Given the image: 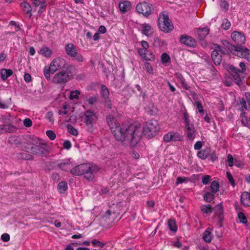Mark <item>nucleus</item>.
Masks as SVG:
<instances>
[{
  "label": "nucleus",
  "instance_id": "6ab92c4d",
  "mask_svg": "<svg viewBox=\"0 0 250 250\" xmlns=\"http://www.w3.org/2000/svg\"><path fill=\"white\" fill-rule=\"evenodd\" d=\"M215 215L216 216L219 222H222L223 220L224 210L222 205L219 204L215 208Z\"/></svg>",
  "mask_w": 250,
  "mask_h": 250
},
{
  "label": "nucleus",
  "instance_id": "dca6fc26",
  "mask_svg": "<svg viewBox=\"0 0 250 250\" xmlns=\"http://www.w3.org/2000/svg\"><path fill=\"white\" fill-rule=\"evenodd\" d=\"M222 43L228 49H229L232 53L234 54L236 56H241L240 52H238L237 49L235 47V45L231 44L227 40H223ZM239 49H241V48L237 47Z\"/></svg>",
  "mask_w": 250,
  "mask_h": 250
},
{
  "label": "nucleus",
  "instance_id": "864d4df0",
  "mask_svg": "<svg viewBox=\"0 0 250 250\" xmlns=\"http://www.w3.org/2000/svg\"><path fill=\"white\" fill-rule=\"evenodd\" d=\"M214 45L215 47H216V46H218L219 47V50H218V52L220 54H222L226 55V54H227L229 53L227 49H226V48H222L220 45H218L217 44H214Z\"/></svg>",
  "mask_w": 250,
  "mask_h": 250
},
{
  "label": "nucleus",
  "instance_id": "473e14b6",
  "mask_svg": "<svg viewBox=\"0 0 250 250\" xmlns=\"http://www.w3.org/2000/svg\"><path fill=\"white\" fill-rule=\"evenodd\" d=\"M210 188L211 189V192L212 193H215L216 192H217L219 190V183L218 182L216 181H213L211 182Z\"/></svg>",
  "mask_w": 250,
  "mask_h": 250
},
{
  "label": "nucleus",
  "instance_id": "5fc2aeb1",
  "mask_svg": "<svg viewBox=\"0 0 250 250\" xmlns=\"http://www.w3.org/2000/svg\"><path fill=\"white\" fill-rule=\"evenodd\" d=\"M227 161L228 162V165L229 167H231L234 165L233 158L231 154H229L228 155Z\"/></svg>",
  "mask_w": 250,
  "mask_h": 250
},
{
  "label": "nucleus",
  "instance_id": "0e129e2a",
  "mask_svg": "<svg viewBox=\"0 0 250 250\" xmlns=\"http://www.w3.org/2000/svg\"><path fill=\"white\" fill-rule=\"evenodd\" d=\"M63 146L64 148L69 149L71 147V144L69 141H65L63 143Z\"/></svg>",
  "mask_w": 250,
  "mask_h": 250
},
{
  "label": "nucleus",
  "instance_id": "774afa93",
  "mask_svg": "<svg viewBox=\"0 0 250 250\" xmlns=\"http://www.w3.org/2000/svg\"><path fill=\"white\" fill-rule=\"evenodd\" d=\"M24 79L27 83H29L31 81V76L28 73H25L24 76Z\"/></svg>",
  "mask_w": 250,
  "mask_h": 250
},
{
  "label": "nucleus",
  "instance_id": "b1692460",
  "mask_svg": "<svg viewBox=\"0 0 250 250\" xmlns=\"http://www.w3.org/2000/svg\"><path fill=\"white\" fill-rule=\"evenodd\" d=\"M3 133H14L17 130V128L11 125H1Z\"/></svg>",
  "mask_w": 250,
  "mask_h": 250
},
{
  "label": "nucleus",
  "instance_id": "de8ad7c7",
  "mask_svg": "<svg viewBox=\"0 0 250 250\" xmlns=\"http://www.w3.org/2000/svg\"><path fill=\"white\" fill-rule=\"evenodd\" d=\"M227 177L229 182L231 184L232 187H234L235 185V181L229 172H227Z\"/></svg>",
  "mask_w": 250,
  "mask_h": 250
},
{
  "label": "nucleus",
  "instance_id": "a19ab883",
  "mask_svg": "<svg viewBox=\"0 0 250 250\" xmlns=\"http://www.w3.org/2000/svg\"><path fill=\"white\" fill-rule=\"evenodd\" d=\"M231 23L227 19H225L223 20V23L222 24V28L225 30H228L230 26Z\"/></svg>",
  "mask_w": 250,
  "mask_h": 250
},
{
  "label": "nucleus",
  "instance_id": "58836bf2",
  "mask_svg": "<svg viewBox=\"0 0 250 250\" xmlns=\"http://www.w3.org/2000/svg\"><path fill=\"white\" fill-rule=\"evenodd\" d=\"M81 93L80 91L78 90H76L74 91H71V94L69 97V99L70 100L73 99H79V96L80 95Z\"/></svg>",
  "mask_w": 250,
  "mask_h": 250
},
{
  "label": "nucleus",
  "instance_id": "69168bd1",
  "mask_svg": "<svg viewBox=\"0 0 250 250\" xmlns=\"http://www.w3.org/2000/svg\"><path fill=\"white\" fill-rule=\"evenodd\" d=\"M203 143L201 141H197L194 145V147L196 150H199L202 146Z\"/></svg>",
  "mask_w": 250,
  "mask_h": 250
},
{
  "label": "nucleus",
  "instance_id": "338daca9",
  "mask_svg": "<svg viewBox=\"0 0 250 250\" xmlns=\"http://www.w3.org/2000/svg\"><path fill=\"white\" fill-rule=\"evenodd\" d=\"M187 179L185 177H178L177 178L176 184L177 185L180 184H182L183 182H184Z\"/></svg>",
  "mask_w": 250,
  "mask_h": 250
},
{
  "label": "nucleus",
  "instance_id": "f03ea898",
  "mask_svg": "<svg viewBox=\"0 0 250 250\" xmlns=\"http://www.w3.org/2000/svg\"><path fill=\"white\" fill-rule=\"evenodd\" d=\"M99 170V168L95 165L82 164L72 168L70 170V172L72 174L76 176L83 175L86 180L92 181L94 178L95 174L97 173Z\"/></svg>",
  "mask_w": 250,
  "mask_h": 250
},
{
  "label": "nucleus",
  "instance_id": "13d9d810",
  "mask_svg": "<svg viewBox=\"0 0 250 250\" xmlns=\"http://www.w3.org/2000/svg\"><path fill=\"white\" fill-rule=\"evenodd\" d=\"M46 117L49 120V121L53 123L54 121V120L53 119V113L51 111H49L47 113Z\"/></svg>",
  "mask_w": 250,
  "mask_h": 250
},
{
  "label": "nucleus",
  "instance_id": "bb28decb",
  "mask_svg": "<svg viewBox=\"0 0 250 250\" xmlns=\"http://www.w3.org/2000/svg\"><path fill=\"white\" fill-rule=\"evenodd\" d=\"M210 152V149L207 148L200 150L197 153V156L199 158L205 160L209 155Z\"/></svg>",
  "mask_w": 250,
  "mask_h": 250
},
{
  "label": "nucleus",
  "instance_id": "f704fd0d",
  "mask_svg": "<svg viewBox=\"0 0 250 250\" xmlns=\"http://www.w3.org/2000/svg\"><path fill=\"white\" fill-rule=\"evenodd\" d=\"M58 190L61 193H63L67 188V183L64 181H62L59 183L57 187Z\"/></svg>",
  "mask_w": 250,
  "mask_h": 250
},
{
  "label": "nucleus",
  "instance_id": "a211bd4d",
  "mask_svg": "<svg viewBox=\"0 0 250 250\" xmlns=\"http://www.w3.org/2000/svg\"><path fill=\"white\" fill-rule=\"evenodd\" d=\"M187 137L189 140L192 141L195 138V130L194 125H190L185 127Z\"/></svg>",
  "mask_w": 250,
  "mask_h": 250
},
{
  "label": "nucleus",
  "instance_id": "c9c22d12",
  "mask_svg": "<svg viewBox=\"0 0 250 250\" xmlns=\"http://www.w3.org/2000/svg\"><path fill=\"white\" fill-rule=\"evenodd\" d=\"M201 211L206 214L211 213L213 210V208L210 205H205L201 207Z\"/></svg>",
  "mask_w": 250,
  "mask_h": 250
},
{
  "label": "nucleus",
  "instance_id": "f8f14e48",
  "mask_svg": "<svg viewBox=\"0 0 250 250\" xmlns=\"http://www.w3.org/2000/svg\"><path fill=\"white\" fill-rule=\"evenodd\" d=\"M66 65L65 60L62 58H57L53 60L50 65L53 73L57 70L63 68Z\"/></svg>",
  "mask_w": 250,
  "mask_h": 250
},
{
  "label": "nucleus",
  "instance_id": "c756f323",
  "mask_svg": "<svg viewBox=\"0 0 250 250\" xmlns=\"http://www.w3.org/2000/svg\"><path fill=\"white\" fill-rule=\"evenodd\" d=\"M214 194L211 191H207L203 196L204 200L207 202H210L214 198Z\"/></svg>",
  "mask_w": 250,
  "mask_h": 250
},
{
  "label": "nucleus",
  "instance_id": "ddd939ff",
  "mask_svg": "<svg viewBox=\"0 0 250 250\" xmlns=\"http://www.w3.org/2000/svg\"><path fill=\"white\" fill-rule=\"evenodd\" d=\"M101 93L103 96V97L104 99L105 106L108 109H111L112 107L111 102L108 97L109 92L106 86L104 84L101 85Z\"/></svg>",
  "mask_w": 250,
  "mask_h": 250
},
{
  "label": "nucleus",
  "instance_id": "3c124183",
  "mask_svg": "<svg viewBox=\"0 0 250 250\" xmlns=\"http://www.w3.org/2000/svg\"><path fill=\"white\" fill-rule=\"evenodd\" d=\"M91 243L94 246H98L101 248H103L105 246V243L99 241V240L97 239H94L92 241Z\"/></svg>",
  "mask_w": 250,
  "mask_h": 250
},
{
  "label": "nucleus",
  "instance_id": "052dcab7",
  "mask_svg": "<svg viewBox=\"0 0 250 250\" xmlns=\"http://www.w3.org/2000/svg\"><path fill=\"white\" fill-rule=\"evenodd\" d=\"M144 59L146 60H151L154 59V56L152 53H147L144 56Z\"/></svg>",
  "mask_w": 250,
  "mask_h": 250
},
{
  "label": "nucleus",
  "instance_id": "6e6552de",
  "mask_svg": "<svg viewBox=\"0 0 250 250\" xmlns=\"http://www.w3.org/2000/svg\"><path fill=\"white\" fill-rule=\"evenodd\" d=\"M158 26L161 31L166 33L171 31L173 28L172 23L170 21L168 15L166 14L160 15L158 18Z\"/></svg>",
  "mask_w": 250,
  "mask_h": 250
},
{
  "label": "nucleus",
  "instance_id": "7ed1b4c3",
  "mask_svg": "<svg viewBox=\"0 0 250 250\" xmlns=\"http://www.w3.org/2000/svg\"><path fill=\"white\" fill-rule=\"evenodd\" d=\"M75 74V67L72 65H69L65 69L55 74L51 81L53 83L63 84L72 79Z\"/></svg>",
  "mask_w": 250,
  "mask_h": 250
},
{
  "label": "nucleus",
  "instance_id": "f257e3e1",
  "mask_svg": "<svg viewBox=\"0 0 250 250\" xmlns=\"http://www.w3.org/2000/svg\"><path fill=\"white\" fill-rule=\"evenodd\" d=\"M115 138L118 141L124 142L130 147L135 146L140 141L142 136V129L136 125L126 126L122 125L121 128L115 130Z\"/></svg>",
  "mask_w": 250,
  "mask_h": 250
},
{
  "label": "nucleus",
  "instance_id": "49530a36",
  "mask_svg": "<svg viewBox=\"0 0 250 250\" xmlns=\"http://www.w3.org/2000/svg\"><path fill=\"white\" fill-rule=\"evenodd\" d=\"M46 134L51 140H54L56 138V134L52 130H47L46 132Z\"/></svg>",
  "mask_w": 250,
  "mask_h": 250
},
{
  "label": "nucleus",
  "instance_id": "412c9836",
  "mask_svg": "<svg viewBox=\"0 0 250 250\" xmlns=\"http://www.w3.org/2000/svg\"><path fill=\"white\" fill-rule=\"evenodd\" d=\"M120 11L123 13H125L130 10L131 7V3L128 0H125L119 3Z\"/></svg>",
  "mask_w": 250,
  "mask_h": 250
},
{
  "label": "nucleus",
  "instance_id": "09e8293b",
  "mask_svg": "<svg viewBox=\"0 0 250 250\" xmlns=\"http://www.w3.org/2000/svg\"><path fill=\"white\" fill-rule=\"evenodd\" d=\"M161 60L163 63H167L169 62L170 57L166 53H164L162 54Z\"/></svg>",
  "mask_w": 250,
  "mask_h": 250
},
{
  "label": "nucleus",
  "instance_id": "4be33fe9",
  "mask_svg": "<svg viewBox=\"0 0 250 250\" xmlns=\"http://www.w3.org/2000/svg\"><path fill=\"white\" fill-rule=\"evenodd\" d=\"M65 49L66 54L71 57H73L78 52L76 47L73 43L67 44L65 46Z\"/></svg>",
  "mask_w": 250,
  "mask_h": 250
},
{
  "label": "nucleus",
  "instance_id": "7c9ffc66",
  "mask_svg": "<svg viewBox=\"0 0 250 250\" xmlns=\"http://www.w3.org/2000/svg\"><path fill=\"white\" fill-rule=\"evenodd\" d=\"M40 53L46 57H49L51 56L52 52L47 47H43L40 49Z\"/></svg>",
  "mask_w": 250,
  "mask_h": 250
},
{
  "label": "nucleus",
  "instance_id": "a878e982",
  "mask_svg": "<svg viewBox=\"0 0 250 250\" xmlns=\"http://www.w3.org/2000/svg\"><path fill=\"white\" fill-rule=\"evenodd\" d=\"M13 74V71L10 69L3 68L0 70V76L2 80L5 81Z\"/></svg>",
  "mask_w": 250,
  "mask_h": 250
},
{
  "label": "nucleus",
  "instance_id": "2f4dec72",
  "mask_svg": "<svg viewBox=\"0 0 250 250\" xmlns=\"http://www.w3.org/2000/svg\"><path fill=\"white\" fill-rule=\"evenodd\" d=\"M58 166L59 168L64 171H68L69 170H71V168L72 167L70 163L69 162L60 163L58 165Z\"/></svg>",
  "mask_w": 250,
  "mask_h": 250
},
{
  "label": "nucleus",
  "instance_id": "4468645a",
  "mask_svg": "<svg viewBox=\"0 0 250 250\" xmlns=\"http://www.w3.org/2000/svg\"><path fill=\"white\" fill-rule=\"evenodd\" d=\"M180 41L182 43L188 46L194 47L196 45L195 40L192 37L186 35H182L180 38Z\"/></svg>",
  "mask_w": 250,
  "mask_h": 250
},
{
  "label": "nucleus",
  "instance_id": "20e7f679",
  "mask_svg": "<svg viewBox=\"0 0 250 250\" xmlns=\"http://www.w3.org/2000/svg\"><path fill=\"white\" fill-rule=\"evenodd\" d=\"M231 38L235 43V47L241 48L240 49L237 48L238 52H240L241 54V56H238V57L245 58L250 62V50L242 46L246 42L244 35L240 32L234 31L231 34Z\"/></svg>",
  "mask_w": 250,
  "mask_h": 250
},
{
  "label": "nucleus",
  "instance_id": "680f3d73",
  "mask_svg": "<svg viewBox=\"0 0 250 250\" xmlns=\"http://www.w3.org/2000/svg\"><path fill=\"white\" fill-rule=\"evenodd\" d=\"M147 52H148L147 50H145L143 48H139L138 49L139 54L143 58L144 56L146 55Z\"/></svg>",
  "mask_w": 250,
  "mask_h": 250
},
{
  "label": "nucleus",
  "instance_id": "393cba45",
  "mask_svg": "<svg viewBox=\"0 0 250 250\" xmlns=\"http://www.w3.org/2000/svg\"><path fill=\"white\" fill-rule=\"evenodd\" d=\"M143 28L142 34L146 36H149L153 33V29L151 26L147 23H144L142 25Z\"/></svg>",
  "mask_w": 250,
  "mask_h": 250
},
{
  "label": "nucleus",
  "instance_id": "c03bdc74",
  "mask_svg": "<svg viewBox=\"0 0 250 250\" xmlns=\"http://www.w3.org/2000/svg\"><path fill=\"white\" fill-rule=\"evenodd\" d=\"M67 129L69 133L73 135H77L78 134V131L72 125H67Z\"/></svg>",
  "mask_w": 250,
  "mask_h": 250
},
{
  "label": "nucleus",
  "instance_id": "2eb2a0df",
  "mask_svg": "<svg viewBox=\"0 0 250 250\" xmlns=\"http://www.w3.org/2000/svg\"><path fill=\"white\" fill-rule=\"evenodd\" d=\"M219 47L216 46L211 53V58L214 62V63L216 65H220L222 61V56L218 52V50H219Z\"/></svg>",
  "mask_w": 250,
  "mask_h": 250
},
{
  "label": "nucleus",
  "instance_id": "bf43d9fd",
  "mask_svg": "<svg viewBox=\"0 0 250 250\" xmlns=\"http://www.w3.org/2000/svg\"><path fill=\"white\" fill-rule=\"evenodd\" d=\"M23 125L26 127H30L32 125V122L30 119L26 118L23 121Z\"/></svg>",
  "mask_w": 250,
  "mask_h": 250
},
{
  "label": "nucleus",
  "instance_id": "c85d7f7f",
  "mask_svg": "<svg viewBox=\"0 0 250 250\" xmlns=\"http://www.w3.org/2000/svg\"><path fill=\"white\" fill-rule=\"evenodd\" d=\"M203 239L207 243L210 242L212 239L211 232L208 229L206 230L203 234Z\"/></svg>",
  "mask_w": 250,
  "mask_h": 250
},
{
  "label": "nucleus",
  "instance_id": "e2e57ef3",
  "mask_svg": "<svg viewBox=\"0 0 250 250\" xmlns=\"http://www.w3.org/2000/svg\"><path fill=\"white\" fill-rule=\"evenodd\" d=\"M1 239L4 242H8L10 240V235L8 233H4L1 235Z\"/></svg>",
  "mask_w": 250,
  "mask_h": 250
},
{
  "label": "nucleus",
  "instance_id": "603ef678",
  "mask_svg": "<svg viewBox=\"0 0 250 250\" xmlns=\"http://www.w3.org/2000/svg\"><path fill=\"white\" fill-rule=\"evenodd\" d=\"M73 58H74L75 59L79 62H83V56L79 54L78 52L76 53Z\"/></svg>",
  "mask_w": 250,
  "mask_h": 250
},
{
  "label": "nucleus",
  "instance_id": "423d86ee",
  "mask_svg": "<svg viewBox=\"0 0 250 250\" xmlns=\"http://www.w3.org/2000/svg\"><path fill=\"white\" fill-rule=\"evenodd\" d=\"M159 129L158 121L152 119L146 123L143 126L142 134L146 138H151L156 135Z\"/></svg>",
  "mask_w": 250,
  "mask_h": 250
},
{
  "label": "nucleus",
  "instance_id": "39448f33",
  "mask_svg": "<svg viewBox=\"0 0 250 250\" xmlns=\"http://www.w3.org/2000/svg\"><path fill=\"white\" fill-rule=\"evenodd\" d=\"M24 149L27 152L42 157H46L49 153V146L45 143L41 142L33 144L31 146H24Z\"/></svg>",
  "mask_w": 250,
  "mask_h": 250
},
{
  "label": "nucleus",
  "instance_id": "9d476101",
  "mask_svg": "<svg viewBox=\"0 0 250 250\" xmlns=\"http://www.w3.org/2000/svg\"><path fill=\"white\" fill-rule=\"evenodd\" d=\"M137 12L142 14L144 16L147 17L153 13L152 6L146 1L138 3L136 6Z\"/></svg>",
  "mask_w": 250,
  "mask_h": 250
},
{
  "label": "nucleus",
  "instance_id": "1a4fd4ad",
  "mask_svg": "<svg viewBox=\"0 0 250 250\" xmlns=\"http://www.w3.org/2000/svg\"><path fill=\"white\" fill-rule=\"evenodd\" d=\"M84 123L89 131H93V125L97 120L96 113L91 110H87L84 112Z\"/></svg>",
  "mask_w": 250,
  "mask_h": 250
},
{
  "label": "nucleus",
  "instance_id": "f3484780",
  "mask_svg": "<svg viewBox=\"0 0 250 250\" xmlns=\"http://www.w3.org/2000/svg\"><path fill=\"white\" fill-rule=\"evenodd\" d=\"M8 143L16 147H21L23 145L21 138L16 136H11L8 139Z\"/></svg>",
  "mask_w": 250,
  "mask_h": 250
},
{
  "label": "nucleus",
  "instance_id": "6e6d98bb",
  "mask_svg": "<svg viewBox=\"0 0 250 250\" xmlns=\"http://www.w3.org/2000/svg\"><path fill=\"white\" fill-rule=\"evenodd\" d=\"M163 139L165 142L171 141V132H168L165 134L163 137Z\"/></svg>",
  "mask_w": 250,
  "mask_h": 250
},
{
  "label": "nucleus",
  "instance_id": "e433bc0d",
  "mask_svg": "<svg viewBox=\"0 0 250 250\" xmlns=\"http://www.w3.org/2000/svg\"><path fill=\"white\" fill-rule=\"evenodd\" d=\"M168 226L169 229L173 232L177 231L176 222L174 219H169L168 221Z\"/></svg>",
  "mask_w": 250,
  "mask_h": 250
},
{
  "label": "nucleus",
  "instance_id": "5701e85b",
  "mask_svg": "<svg viewBox=\"0 0 250 250\" xmlns=\"http://www.w3.org/2000/svg\"><path fill=\"white\" fill-rule=\"evenodd\" d=\"M241 201L244 205L246 206H250V192H243L241 196Z\"/></svg>",
  "mask_w": 250,
  "mask_h": 250
},
{
  "label": "nucleus",
  "instance_id": "a18cd8bd",
  "mask_svg": "<svg viewBox=\"0 0 250 250\" xmlns=\"http://www.w3.org/2000/svg\"><path fill=\"white\" fill-rule=\"evenodd\" d=\"M220 5L222 9L227 11L229 9V5L228 2L225 0H221L220 2Z\"/></svg>",
  "mask_w": 250,
  "mask_h": 250
},
{
  "label": "nucleus",
  "instance_id": "cd10ccee",
  "mask_svg": "<svg viewBox=\"0 0 250 250\" xmlns=\"http://www.w3.org/2000/svg\"><path fill=\"white\" fill-rule=\"evenodd\" d=\"M21 6L22 8V10L26 13L30 14V16H32L31 12L32 11V8L29 3L26 1H23L21 3Z\"/></svg>",
  "mask_w": 250,
  "mask_h": 250
},
{
  "label": "nucleus",
  "instance_id": "0eeeda50",
  "mask_svg": "<svg viewBox=\"0 0 250 250\" xmlns=\"http://www.w3.org/2000/svg\"><path fill=\"white\" fill-rule=\"evenodd\" d=\"M240 69L236 68L232 65H229L227 67L228 71L231 73V76L234 78L236 83L239 86L243 84L241 74L246 71V65L244 62H240L239 63Z\"/></svg>",
  "mask_w": 250,
  "mask_h": 250
},
{
  "label": "nucleus",
  "instance_id": "72a5a7b5",
  "mask_svg": "<svg viewBox=\"0 0 250 250\" xmlns=\"http://www.w3.org/2000/svg\"><path fill=\"white\" fill-rule=\"evenodd\" d=\"M44 75L45 77V78L48 81L50 80V74H53L54 73L52 72V68L51 67V65L49 67L45 66L43 70Z\"/></svg>",
  "mask_w": 250,
  "mask_h": 250
},
{
  "label": "nucleus",
  "instance_id": "4d7b16f0",
  "mask_svg": "<svg viewBox=\"0 0 250 250\" xmlns=\"http://www.w3.org/2000/svg\"><path fill=\"white\" fill-rule=\"evenodd\" d=\"M210 180V176L208 175H205L202 178V183L204 185L208 184Z\"/></svg>",
  "mask_w": 250,
  "mask_h": 250
},
{
  "label": "nucleus",
  "instance_id": "4c0bfd02",
  "mask_svg": "<svg viewBox=\"0 0 250 250\" xmlns=\"http://www.w3.org/2000/svg\"><path fill=\"white\" fill-rule=\"evenodd\" d=\"M97 101V98L96 96L90 97L88 99L85 98L84 104L88 105H92L96 103Z\"/></svg>",
  "mask_w": 250,
  "mask_h": 250
},
{
  "label": "nucleus",
  "instance_id": "ea45409f",
  "mask_svg": "<svg viewBox=\"0 0 250 250\" xmlns=\"http://www.w3.org/2000/svg\"><path fill=\"white\" fill-rule=\"evenodd\" d=\"M183 137L178 133L171 132V141H181Z\"/></svg>",
  "mask_w": 250,
  "mask_h": 250
},
{
  "label": "nucleus",
  "instance_id": "8fccbe9b",
  "mask_svg": "<svg viewBox=\"0 0 250 250\" xmlns=\"http://www.w3.org/2000/svg\"><path fill=\"white\" fill-rule=\"evenodd\" d=\"M195 104L196 106V108L198 109V111L201 114H204V110L203 109V107L201 103L200 102H195Z\"/></svg>",
  "mask_w": 250,
  "mask_h": 250
},
{
  "label": "nucleus",
  "instance_id": "9b49d317",
  "mask_svg": "<svg viewBox=\"0 0 250 250\" xmlns=\"http://www.w3.org/2000/svg\"><path fill=\"white\" fill-rule=\"evenodd\" d=\"M106 121L107 124L110 127L111 131L112 134L115 136V130L118 128H121L122 125H120L116 122L115 117L111 114H108L106 117Z\"/></svg>",
  "mask_w": 250,
  "mask_h": 250
},
{
  "label": "nucleus",
  "instance_id": "79ce46f5",
  "mask_svg": "<svg viewBox=\"0 0 250 250\" xmlns=\"http://www.w3.org/2000/svg\"><path fill=\"white\" fill-rule=\"evenodd\" d=\"M238 218H239L240 221L241 223H244V224H246L247 223V218H246L245 215L244 214V213H243V212H239L238 214Z\"/></svg>",
  "mask_w": 250,
  "mask_h": 250
},
{
  "label": "nucleus",
  "instance_id": "37998d69",
  "mask_svg": "<svg viewBox=\"0 0 250 250\" xmlns=\"http://www.w3.org/2000/svg\"><path fill=\"white\" fill-rule=\"evenodd\" d=\"M184 123L185 124V127L190 125H193V124L190 123V120L189 119V116L187 113L185 112L183 114Z\"/></svg>",
  "mask_w": 250,
  "mask_h": 250
},
{
  "label": "nucleus",
  "instance_id": "aec40b11",
  "mask_svg": "<svg viewBox=\"0 0 250 250\" xmlns=\"http://www.w3.org/2000/svg\"><path fill=\"white\" fill-rule=\"evenodd\" d=\"M209 30L207 27L199 28L196 32V35L200 40H203L209 33Z\"/></svg>",
  "mask_w": 250,
  "mask_h": 250
}]
</instances>
